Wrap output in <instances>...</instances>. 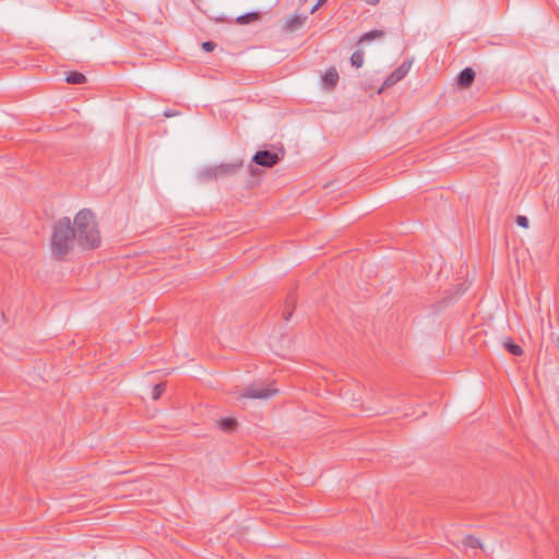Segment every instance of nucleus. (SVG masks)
I'll list each match as a JSON object with an SVG mask.
<instances>
[{"label": "nucleus", "instance_id": "nucleus-1", "mask_svg": "<svg viewBox=\"0 0 559 559\" xmlns=\"http://www.w3.org/2000/svg\"><path fill=\"white\" fill-rule=\"evenodd\" d=\"M75 241L83 249H95L100 246V235L95 216L91 210L83 209L74 217Z\"/></svg>", "mask_w": 559, "mask_h": 559}, {"label": "nucleus", "instance_id": "nucleus-2", "mask_svg": "<svg viewBox=\"0 0 559 559\" xmlns=\"http://www.w3.org/2000/svg\"><path fill=\"white\" fill-rule=\"evenodd\" d=\"M74 237V228L69 217L59 219L53 226L51 237L52 254L61 259L72 249Z\"/></svg>", "mask_w": 559, "mask_h": 559}, {"label": "nucleus", "instance_id": "nucleus-3", "mask_svg": "<svg viewBox=\"0 0 559 559\" xmlns=\"http://www.w3.org/2000/svg\"><path fill=\"white\" fill-rule=\"evenodd\" d=\"M284 151L281 150L280 153L270 152L267 150L258 151L253 157L252 162L262 167H273L278 164L284 157Z\"/></svg>", "mask_w": 559, "mask_h": 559}, {"label": "nucleus", "instance_id": "nucleus-4", "mask_svg": "<svg viewBox=\"0 0 559 559\" xmlns=\"http://www.w3.org/2000/svg\"><path fill=\"white\" fill-rule=\"evenodd\" d=\"M277 390L271 386H260L258 384H251L247 386L240 394L242 399H259L267 400L275 395Z\"/></svg>", "mask_w": 559, "mask_h": 559}, {"label": "nucleus", "instance_id": "nucleus-5", "mask_svg": "<svg viewBox=\"0 0 559 559\" xmlns=\"http://www.w3.org/2000/svg\"><path fill=\"white\" fill-rule=\"evenodd\" d=\"M412 61L407 60L400 64L383 82L382 86L378 90V94L386 87H391L400 82L411 70Z\"/></svg>", "mask_w": 559, "mask_h": 559}, {"label": "nucleus", "instance_id": "nucleus-6", "mask_svg": "<svg viewBox=\"0 0 559 559\" xmlns=\"http://www.w3.org/2000/svg\"><path fill=\"white\" fill-rule=\"evenodd\" d=\"M243 167L242 159H236L231 163H222L216 165L217 178L225 179L235 176Z\"/></svg>", "mask_w": 559, "mask_h": 559}, {"label": "nucleus", "instance_id": "nucleus-7", "mask_svg": "<svg viewBox=\"0 0 559 559\" xmlns=\"http://www.w3.org/2000/svg\"><path fill=\"white\" fill-rule=\"evenodd\" d=\"M307 19L306 14L295 13L287 19L284 28L287 32H295L305 25Z\"/></svg>", "mask_w": 559, "mask_h": 559}, {"label": "nucleus", "instance_id": "nucleus-8", "mask_svg": "<svg viewBox=\"0 0 559 559\" xmlns=\"http://www.w3.org/2000/svg\"><path fill=\"white\" fill-rule=\"evenodd\" d=\"M475 81V71L472 68L463 69L457 78L456 83L463 88L469 87Z\"/></svg>", "mask_w": 559, "mask_h": 559}, {"label": "nucleus", "instance_id": "nucleus-9", "mask_svg": "<svg viewBox=\"0 0 559 559\" xmlns=\"http://www.w3.org/2000/svg\"><path fill=\"white\" fill-rule=\"evenodd\" d=\"M198 179L202 182L218 180L216 166H209L199 170Z\"/></svg>", "mask_w": 559, "mask_h": 559}, {"label": "nucleus", "instance_id": "nucleus-10", "mask_svg": "<svg viewBox=\"0 0 559 559\" xmlns=\"http://www.w3.org/2000/svg\"><path fill=\"white\" fill-rule=\"evenodd\" d=\"M338 81V72L335 68H330L325 71L323 75V82L326 87L333 88Z\"/></svg>", "mask_w": 559, "mask_h": 559}, {"label": "nucleus", "instance_id": "nucleus-11", "mask_svg": "<svg viewBox=\"0 0 559 559\" xmlns=\"http://www.w3.org/2000/svg\"><path fill=\"white\" fill-rule=\"evenodd\" d=\"M385 36V32L382 29H372L370 32L365 33L358 40V44L371 41L374 39H381Z\"/></svg>", "mask_w": 559, "mask_h": 559}, {"label": "nucleus", "instance_id": "nucleus-12", "mask_svg": "<svg viewBox=\"0 0 559 559\" xmlns=\"http://www.w3.org/2000/svg\"><path fill=\"white\" fill-rule=\"evenodd\" d=\"M86 78L83 73L78 71H71L66 73V82L69 84H83Z\"/></svg>", "mask_w": 559, "mask_h": 559}, {"label": "nucleus", "instance_id": "nucleus-13", "mask_svg": "<svg viewBox=\"0 0 559 559\" xmlns=\"http://www.w3.org/2000/svg\"><path fill=\"white\" fill-rule=\"evenodd\" d=\"M503 347L514 356H521L523 349L520 345L515 344L512 338L508 337L503 341Z\"/></svg>", "mask_w": 559, "mask_h": 559}, {"label": "nucleus", "instance_id": "nucleus-14", "mask_svg": "<svg viewBox=\"0 0 559 559\" xmlns=\"http://www.w3.org/2000/svg\"><path fill=\"white\" fill-rule=\"evenodd\" d=\"M260 19V13L259 12H249V13H246V14H242V15H239L237 19H236V22L238 24H249L251 22H255Z\"/></svg>", "mask_w": 559, "mask_h": 559}, {"label": "nucleus", "instance_id": "nucleus-15", "mask_svg": "<svg viewBox=\"0 0 559 559\" xmlns=\"http://www.w3.org/2000/svg\"><path fill=\"white\" fill-rule=\"evenodd\" d=\"M464 547H468L472 549L481 548L484 549L480 540L472 535L465 536L462 540Z\"/></svg>", "mask_w": 559, "mask_h": 559}, {"label": "nucleus", "instance_id": "nucleus-16", "mask_svg": "<svg viewBox=\"0 0 559 559\" xmlns=\"http://www.w3.org/2000/svg\"><path fill=\"white\" fill-rule=\"evenodd\" d=\"M236 425L237 421L234 418H224L219 421V428L226 432L233 431Z\"/></svg>", "mask_w": 559, "mask_h": 559}, {"label": "nucleus", "instance_id": "nucleus-17", "mask_svg": "<svg viewBox=\"0 0 559 559\" xmlns=\"http://www.w3.org/2000/svg\"><path fill=\"white\" fill-rule=\"evenodd\" d=\"M350 63L355 68H361L364 64V52L361 50L355 51L350 56Z\"/></svg>", "mask_w": 559, "mask_h": 559}, {"label": "nucleus", "instance_id": "nucleus-18", "mask_svg": "<svg viewBox=\"0 0 559 559\" xmlns=\"http://www.w3.org/2000/svg\"><path fill=\"white\" fill-rule=\"evenodd\" d=\"M165 388H166V384L165 383H158L154 386L153 389V392H152V397L153 400H158L159 396L163 394V392L165 391Z\"/></svg>", "mask_w": 559, "mask_h": 559}, {"label": "nucleus", "instance_id": "nucleus-19", "mask_svg": "<svg viewBox=\"0 0 559 559\" xmlns=\"http://www.w3.org/2000/svg\"><path fill=\"white\" fill-rule=\"evenodd\" d=\"M516 224L520 226V227H523V228H527L528 227V218L526 216H523V215H519L515 219Z\"/></svg>", "mask_w": 559, "mask_h": 559}, {"label": "nucleus", "instance_id": "nucleus-20", "mask_svg": "<svg viewBox=\"0 0 559 559\" xmlns=\"http://www.w3.org/2000/svg\"><path fill=\"white\" fill-rule=\"evenodd\" d=\"M216 47V44L214 41H204L202 44V48L203 50L210 52V51H213Z\"/></svg>", "mask_w": 559, "mask_h": 559}, {"label": "nucleus", "instance_id": "nucleus-21", "mask_svg": "<svg viewBox=\"0 0 559 559\" xmlns=\"http://www.w3.org/2000/svg\"><path fill=\"white\" fill-rule=\"evenodd\" d=\"M326 0H318L317 3L310 9L309 13H314Z\"/></svg>", "mask_w": 559, "mask_h": 559}, {"label": "nucleus", "instance_id": "nucleus-22", "mask_svg": "<svg viewBox=\"0 0 559 559\" xmlns=\"http://www.w3.org/2000/svg\"><path fill=\"white\" fill-rule=\"evenodd\" d=\"M177 115H179L177 110L168 109L164 111V117L166 118L175 117Z\"/></svg>", "mask_w": 559, "mask_h": 559}, {"label": "nucleus", "instance_id": "nucleus-23", "mask_svg": "<svg viewBox=\"0 0 559 559\" xmlns=\"http://www.w3.org/2000/svg\"><path fill=\"white\" fill-rule=\"evenodd\" d=\"M295 302H296V301H295V299H294L292 296H289V297L286 299V304H287L288 306H292L293 308L295 307Z\"/></svg>", "mask_w": 559, "mask_h": 559}, {"label": "nucleus", "instance_id": "nucleus-24", "mask_svg": "<svg viewBox=\"0 0 559 559\" xmlns=\"http://www.w3.org/2000/svg\"><path fill=\"white\" fill-rule=\"evenodd\" d=\"M367 4H370V5H377L380 0H364Z\"/></svg>", "mask_w": 559, "mask_h": 559}, {"label": "nucleus", "instance_id": "nucleus-25", "mask_svg": "<svg viewBox=\"0 0 559 559\" xmlns=\"http://www.w3.org/2000/svg\"><path fill=\"white\" fill-rule=\"evenodd\" d=\"M283 316H284L285 321H289V319L292 317V311L284 312Z\"/></svg>", "mask_w": 559, "mask_h": 559}, {"label": "nucleus", "instance_id": "nucleus-26", "mask_svg": "<svg viewBox=\"0 0 559 559\" xmlns=\"http://www.w3.org/2000/svg\"><path fill=\"white\" fill-rule=\"evenodd\" d=\"M465 292L464 284L460 285V289L457 290V295H462Z\"/></svg>", "mask_w": 559, "mask_h": 559}, {"label": "nucleus", "instance_id": "nucleus-27", "mask_svg": "<svg viewBox=\"0 0 559 559\" xmlns=\"http://www.w3.org/2000/svg\"><path fill=\"white\" fill-rule=\"evenodd\" d=\"M258 171H259V170H258L257 168H254V167H252V166L250 167V174H251L252 176H254Z\"/></svg>", "mask_w": 559, "mask_h": 559}, {"label": "nucleus", "instance_id": "nucleus-28", "mask_svg": "<svg viewBox=\"0 0 559 559\" xmlns=\"http://www.w3.org/2000/svg\"><path fill=\"white\" fill-rule=\"evenodd\" d=\"M307 0H299L300 4L305 3Z\"/></svg>", "mask_w": 559, "mask_h": 559}]
</instances>
